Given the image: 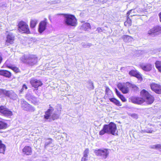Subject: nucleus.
<instances>
[{
  "label": "nucleus",
  "mask_w": 161,
  "mask_h": 161,
  "mask_svg": "<svg viewBox=\"0 0 161 161\" xmlns=\"http://www.w3.org/2000/svg\"><path fill=\"white\" fill-rule=\"evenodd\" d=\"M0 113L7 117H10L13 115V113L6 106L3 105L0 106Z\"/></svg>",
  "instance_id": "1a4fd4ad"
},
{
  "label": "nucleus",
  "mask_w": 161,
  "mask_h": 161,
  "mask_svg": "<svg viewBox=\"0 0 161 161\" xmlns=\"http://www.w3.org/2000/svg\"><path fill=\"white\" fill-rule=\"evenodd\" d=\"M129 88H130L131 91L133 92H139L140 89L137 85L134 84L129 82Z\"/></svg>",
  "instance_id": "412c9836"
},
{
  "label": "nucleus",
  "mask_w": 161,
  "mask_h": 161,
  "mask_svg": "<svg viewBox=\"0 0 161 161\" xmlns=\"http://www.w3.org/2000/svg\"><path fill=\"white\" fill-rule=\"evenodd\" d=\"M87 159L86 158L84 157H83L81 158V161H87Z\"/></svg>",
  "instance_id": "a18cd8bd"
},
{
  "label": "nucleus",
  "mask_w": 161,
  "mask_h": 161,
  "mask_svg": "<svg viewBox=\"0 0 161 161\" xmlns=\"http://www.w3.org/2000/svg\"><path fill=\"white\" fill-rule=\"evenodd\" d=\"M124 25L127 27H129L132 25V20L130 18H126L125 21V22Z\"/></svg>",
  "instance_id": "7c9ffc66"
},
{
  "label": "nucleus",
  "mask_w": 161,
  "mask_h": 161,
  "mask_svg": "<svg viewBox=\"0 0 161 161\" xmlns=\"http://www.w3.org/2000/svg\"><path fill=\"white\" fill-rule=\"evenodd\" d=\"M151 148L154 149L161 148V145L160 144L153 145L151 147Z\"/></svg>",
  "instance_id": "e433bc0d"
},
{
  "label": "nucleus",
  "mask_w": 161,
  "mask_h": 161,
  "mask_svg": "<svg viewBox=\"0 0 161 161\" xmlns=\"http://www.w3.org/2000/svg\"><path fill=\"white\" fill-rule=\"evenodd\" d=\"M118 131L116 124L111 122L108 124L104 125L102 129L99 131V135L103 136L105 133L111 134L114 136L118 135Z\"/></svg>",
  "instance_id": "f257e3e1"
},
{
  "label": "nucleus",
  "mask_w": 161,
  "mask_h": 161,
  "mask_svg": "<svg viewBox=\"0 0 161 161\" xmlns=\"http://www.w3.org/2000/svg\"><path fill=\"white\" fill-rule=\"evenodd\" d=\"M158 16L159 18L160 21L161 22V12L159 13Z\"/></svg>",
  "instance_id": "de8ad7c7"
},
{
  "label": "nucleus",
  "mask_w": 161,
  "mask_h": 161,
  "mask_svg": "<svg viewBox=\"0 0 161 161\" xmlns=\"http://www.w3.org/2000/svg\"><path fill=\"white\" fill-rule=\"evenodd\" d=\"M105 87H106L105 93L106 94H108V93L110 90L108 86H106Z\"/></svg>",
  "instance_id": "a19ab883"
},
{
  "label": "nucleus",
  "mask_w": 161,
  "mask_h": 161,
  "mask_svg": "<svg viewBox=\"0 0 161 161\" xmlns=\"http://www.w3.org/2000/svg\"><path fill=\"white\" fill-rule=\"evenodd\" d=\"M122 39L126 43L131 42L133 40V38L129 35H124L122 37Z\"/></svg>",
  "instance_id": "b1692460"
},
{
  "label": "nucleus",
  "mask_w": 161,
  "mask_h": 161,
  "mask_svg": "<svg viewBox=\"0 0 161 161\" xmlns=\"http://www.w3.org/2000/svg\"><path fill=\"white\" fill-rule=\"evenodd\" d=\"M25 97L28 100L31 101V103L34 105H36L38 103L37 98L34 96L27 94L26 95Z\"/></svg>",
  "instance_id": "6ab92c4d"
},
{
  "label": "nucleus",
  "mask_w": 161,
  "mask_h": 161,
  "mask_svg": "<svg viewBox=\"0 0 161 161\" xmlns=\"http://www.w3.org/2000/svg\"><path fill=\"white\" fill-rule=\"evenodd\" d=\"M60 114V112H59L58 114L54 113L52 116V118L53 120L57 119L59 118V114Z\"/></svg>",
  "instance_id": "473e14b6"
},
{
  "label": "nucleus",
  "mask_w": 161,
  "mask_h": 161,
  "mask_svg": "<svg viewBox=\"0 0 161 161\" xmlns=\"http://www.w3.org/2000/svg\"><path fill=\"white\" fill-rule=\"evenodd\" d=\"M155 65L158 71L159 72L161 73V61L159 60L156 61L155 63Z\"/></svg>",
  "instance_id": "c756f323"
},
{
  "label": "nucleus",
  "mask_w": 161,
  "mask_h": 161,
  "mask_svg": "<svg viewBox=\"0 0 161 161\" xmlns=\"http://www.w3.org/2000/svg\"><path fill=\"white\" fill-rule=\"evenodd\" d=\"M21 106L22 109L26 111H34V107L24 99L21 101Z\"/></svg>",
  "instance_id": "6e6552de"
},
{
  "label": "nucleus",
  "mask_w": 161,
  "mask_h": 161,
  "mask_svg": "<svg viewBox=\"0 0 161 161\" xmlns=\"http://www.w3.org/2000/svg\"><path fill=\"white\" fill-rule=\"evenodd\" d=\"M3 60V55L1 52H0V64L1 63Z\"/></svg>",
  "instance_id": "79ce46f5"
},
{
  "label": "nucleus",
  "mask_w": 161,
  "mask_h": 161,
  "mask_svg": "<svg viewBox=\"0 0 161 161\" xmlns=\"http://www.w3.org/2000/svg\"><path fill=\"white\" fill-rule=\"evenodd\" d=\"M6 149L5 145L3 143L1 140H0V153L4 154Z\"/></svg>",
  "instance_id": "cd10ccee"
},
{
  "label": "nucleus",
  "mask_w": 161,
  "mask_h": 161,
  "mask_svg": "<svg viewBox=\"0 0 161 161\" xmlns=\"http://www.w3.org/2000/svg\"><path fill=\"white\" fill-rule=\"evenodd\" d=\"M159 125H160V126H161V124H160Z\"/></svg>",
  "instance_id": "8fccbe9b"
},
{
  "label": "nucleus",
  "mask_w": 161,
  "mask_h": 161,
  "mask_svg": "<svg viewBox=\"0 0 161 161\" xmlns=\"http://www.w3.org/2000/svg\"><path fill=\"white\" fill-rule=\"evenodd\" d=\"M0 75L3 76L5 77L9 78L12 75L11 72L7 70H0Z\"/></svg>",
  "instance_id": "a211bd4d"
},
{
  "label": "nucleus",
  "mask_w": 161,
  "mask_h": 161,
  "mask_svg": "<svg viewBox=\"0 0 161 161\" xmlns=\"http://www.w3.org/2000/svg\"><path fill=\"white\" fill-rule=\"evenodd\" d=\"M4 89H0V95L4 96Z\"/></svg>",
  "instance_id": "58836bf2"
},
{
  "label": "nucleus",
  "mask_w": 161,
  "mask_h": 161,
  "mask_svg": "<svg viewBox=\"0 0 161 161\" xmlns=\"http://www.w3.org/2000/svg\"><path fill=\"white\" fill-rule=\"evenodd\" d=\"M30 83L31 86L38 90V88L43 85L42 81L40 79H37L34 77L32 78L30 80Z\"/></svg>",
  "instance_id": "0eeeda50"
},
{
  "label": "nucleus",
  "mask_w": 161,
  "mask_h": 161,
  "mask_svg": "<svg viewBox=\"0 0 161 161\" xmlns=\"http://www.w3.org/2000/svg\"><path fill=\"white\" fill-rule=\"evenodd\" d=\"M12 95V93L9 90H6L5 89L4 96L10 97Z\"/></svg>",
  "instance_id": "2f4dec72"
},
{
  "label": "nucleus",
  "mask_w": 161,
  "mask_h": 161,
  "mask_svg": "<svg viewBox=\"0 0 161 161\" xmlns=\"http://www.w3.org/2000/svg\"><path fill=\"white\" fill-rule=\"evenodd\" d=\"M81 27L82 29L86 31L91 28V26L89 23L87 22L83 24Z\"/></svg>",
  "instance_id": "bb28decb"
},
{
  "label": "nucleus",
  "mask_w": 161,
  "mask_h": 161,
  "mask_svg": "<svg viewBox=\"0 0 161 161\" xmlns=\"http://www.w3.org/2000/svg\"><path fill=\"white\" fill-rule=\"evenodd\" d=\"M109 0H102V2H103V3H105L107 2Z\"/></svg>",
  "instance_id": "09e8293b"
},
{
  "label": "nucleus",
  "mask_w": 161,
  "mask_h": 161,
  "mask_svg": "<svg viewBox=\"0 0 161 161\" xmlns=\"http://www.w3.org/2000/svg\"><path fill=\"white\" fill-rule=\"evenodd\" d=\"M24 88H25V89H28L27 86L25 84H23L22 86V89H23Z\"/></svg>",
  "instance_id": "c03bdc74"
},
{
  "label": "nucleus",
  "mask_w": 161,
  "mask_h": 161,
  "mask_svg": "<svg viewBox=\"0 0 161 161\" xmlns=\"http://www.w3.org/2000/svg\"><path fill=\"white\" fill-rule=\"evenodd\" d=\"M130 100L132 103L138 104H142L145 102V99L142 97L133 96L130 98Z\"/></svg>",
  "instance_id": "2eb2a0df"
},
{
  "label": "nucleus",
  "mask_w": 161,
  "mask_h": 161,
  "mask_svg": "<svg viewBox=\"0 0 161 161\" xmlns=\"http://www.w3.org/2000/svg\"><path fill=\"white\" fill-rule=\"evenodd\" d=\"M15 40V36L12 34H8L6 36L5 45L8 46L13 44Z\"/></svg>",
  "instance_id": "4468645a"
},
{
  "label": "nucleus",
  "mask_w": 161,
  "mask_h": 161,
  "mask_svg": "<svg viewBox=\"0 0 161 161\" xmlns=\"http://www.w3.org/2000/svg\"><path fill=\"white\" fill-rule=\"evenodd\" d=\"M129 74L131 76L136 77L140 81H142L143 80L142 75L136 70H131L129 71Z\"/></svg>",
  "instance_id": "ddd939ff"
},
{
  "label": "nucleus",
  "mask_w": 161,
  "mask_h": 161,
  "mask_svg": "<svg viewBox=\"0 0 161 161\" xmlns=\"http://www.w3.org/2000/svg\"><path fill=\"white\" fill-rule=\"evenodd\" d=\"M121 101L123 102H125L127 100L125 97L122 95H120V96L119 97Z\"/></svg>",
  "instance_id": "4c0bfd02"
},
{
  "label": "nucleus",
  "mask_w": 161,
  "mask_h": 161,
  "mask_svg": "<svg viewBox=\"0 0 161 161\" xmlns=\"http://www.w3.org/2000/svg\"><path fill=\"white\" fill-rule=\"evenodd\" d=\"M140 67L143 70L148 72L152 69L153 65L150 63H147L145 65H141Z\"/></svg>",
  "instance_id": "aec40b11"
},
{
  "label": "nucleus",
  "mask_w": 161,
  "mask_h": 161,
  "mask_svg": "<svg viewBox=\"0 0 161 161\" xmlns=\"http://www.w3.org/2000/svg\"><path fill=\"white\" fill-rule=\"evenodd\" d=\"M116 93L117 94V95L119 97L120 96V95H121L122 94H120V92H119L118 90L116 89Z\"/></svg>",
  "instance_id": "37998d69"
},
{
  "label": "nucleus",
  "mask_w": 161,
  "mask_h": 161,
  "mask_svg": "<svg viewBox=\"0 0 161 161\" xmlns=\"http://www.w3.org/2000/svg\"><path fill=\"white\" fill-rule=\"evenodd\" d=\"M38 20L36 19H31L30 21V25L31 29L35 28L38 23Z\"/></svg>",
  "instance_id": "5701e85b"
},
{
  "label": "nucleus",
  "mask_w": 161,
  "mask_h": 161,
  "mask_svg": "<svg viewBox=\"0 0 161 161\" xmlns=\"http://www.w3.org/2000/svg\"><path fill=\"white\" fill-rule=\"evenodd\" d=\"M160 33H161V26L159 25L154 26L148 32V34L149 35H152L154 34H159Z\"/></svg>",
  "instance_id": "dca6fc26"
},
{
  "label": "nucleus",
  "mask_w": 161,
  "mask_h": 161,
  "mask_svg": "<svg viewBox=\"0 0 161 161\" xmlns=\"http://www.w3.org/2000/svg\"><path fill=\"white\" fill-rule=\"evenodd\" d=\"M89 153V150L88 148H86L84 152L83 157L85 158H87Z\"/></svg>",
  "instance_id": "f704fd0d"
},
{
  "label": "nucleus",
  "mask_w": 161,
  "mask_h": 161,
  "mask_svg": "<svg viewBox=\"0 0 161 161\" xmlns=\"http://www.w3.org/2000/svg\"><path fill=\"white\" fill-rule=\"evenodd\" d=\"M50 108L48 109L47 111L45 112V114L44 115V118L46 119H49L51 115V113L52 111L54 110V108L49 105Z\"/></svg>",
  "instance_id": "4be33fe9"
},
{
  "label": "nucleus",
  "mask_w": 161,
  "mask_h": 161,
  "mask_svg": "<svg viewBox=\"0 0 161 161\" xmlns=\"http://www.w3.org/2000/svg\"><path fill=\"white\" fill-rule=\"evenodd\" d=\"M37 57L35 55H31L26 59V63L30 65H33L36 64L38 61Z\"/></svg>",
  "instance_id": "f8f14e48"
},
{
  "label": "nucleus",
  "mask_w": 161,
  "mask_h": 161,
  "mask_svg": "<svg viewBox=\"0 0 161 161\" xmlns=\"http://www.w3.org/2000/svg\"><path fill=\"white\" fill-rule=\"evenodd\" d=\"M140 95L143 97L145 102L148 104H151L154 101V97L153 96L145 89H143L141 91Z\"/></svg>",
  "instance_id": "20e7f679"
},
{
  "label": "nucleus",
  "mask_w": 161,
  "mask_h": 161,
  "mask_svg": "<svg viewBox=\"0 0 161 161\" xmlns=\"http://www.w3.org/2000/svg\"><path fill=\"white\" fill-rule=\"evenodd\" d=\"M8 127L7 123L4 121L0 120V133H2L1 131L7 129Z\"/></svg>",
  "instance_id": "393cba45"
},
{
  "label": "nucleus",
  "mask_w": 161,
  "mask_h": 161,
  "mask_svg": "<svg viewBox=\"0 0 161 161\" xmlns=\"http://www.w3.org/2000/svg\"><path fill=\"white\" fill-rule=\"evenodd\" d=\"M17 26L18 30L20 32L26 34L31 33L29 26L26 22L21 20L19 22Z\"/></svg>",
  "instance_id": "7ed1b4c3"
},
{
  "label": "nucleus",
  "mask_w": 161,
  "mask_h": 161,
  "mask_svg": "<svg viewBox=\"0 0 161 161\" xmlns=\"http://www.w3.org/2000/svg\"><path fill=\"white\" fill-rule=\"evenodd\" d=\"M152 91L158 94H161V85L159 83H152L150 85Z\"/></svg>",
  "instance_id": "9b49d317"
},
{
  "label": "nucleus",
  "mask_w": 161,
  "mask_h": 161,
  "mask_svg": "<svg viewBox=\"0 0 161 161\" xmlns=\"http://www.w3.org/2000/svg\"><path fill=\"white\" fill-rule=\"evenodd\" d=\"M117 86L123 94L128 93L129 92V82L123 83H119L118 84Z\"/></svg>",
  "instance_id": "423d86ee"
},
{
  "label": "nucleus",
  "mask_w": 161,
  "mask_h": 161,
  "mask_svg": "<svg viewBox=\"0 0 161 161\" xmlns=\"http://www.w3.org/2000/svg\"><path fill=\"white\" fill-rule=\"evenodd\" d=\"M65 18L64 23L68 26L75 27L77 25V19L74 15L66 14H62Z\"/></svg>",
  "instance_id": "f03ea898"
},
{
  "label": "nucleus",
  "mask_w": 161,
  "mask_h": 161,
  "mask_svg": "<svg viewBox=\"0 0 161 161\" xmlns=\"http://www.w3.org/2000/svg\"><path fill=\"white\" fill-rule=\"evenodd\" d=\"M49 140H50V141L48 142H47L45 143L44 145V147L45 148H46L48 147V146L50 144L52 143V139L51 138L48 139Z\"/></svg>",
  "instance_id": "72a5a7b5"
},
{
  "label": "nucleus",
  "mask_w": 161,
  "mask_h": 161,
  "mask_svg": "<svg viewBox=\"0 0 161 161\" xmlns=\"http://www.w3.org/2000/svg\"><path fill=\"white\" fill-rule=\"evenodd\" d=\"M96 155L99 157H101L103 159H106L108 157L109 153L107 149H97L94 150Z\"/></svg>",
  "instance_id": "39448f33"
},
{
  "label": "nucleus",
  "mask_w": 161,
  "mask_h": 161,
  "mask_svg": "<svg viewBox=\"0 0 161 161\" xmlns=\"http://www.w3.org/2000/svg\"><path fill=\"white\" fill-rule=\"evenodd\" d=\"M145 131L147 133H152L154 131L153 129L150 127H147V129L145 130Z\"/></svg>",
  "instance_id": "c9c22d12"
},
{
  "label": "nucleus",
  "mask_w": 161,
  "mask_h": 161,
  "mask_svg": "<svg viewBox=\"0 0 161 161\" xmlns=\"http://www.w3.org/2000/svg\"><path fill=\"white\" fill-rule=\"evenodd\" d=\"M109 100L117 106H121L122 104L119 100L115 98H111Z\"/></svg>",
  "instance_id": "a878e982"
},
{
  "label": "nucleus",
  "mask_w": 161,
  "mask_h": 161,
  "mask_svg": "<svg viewBox=\"0 0 161 161\" xmlns=\"http://www.w3.org/2000/svg\"><path fill=\"white\" fill-rule=\"evenodd\" d=\"M98 32L102 31V29L101 28L98 27L97 29V30Z\"/></svg>",
  "instance_id": "49530a36"
},
{
  "label": "nucleus",
  "mask_w": 161,
  "mask_h": 161,
  "mask_svg": "<svg viewBox=\"0 0 161 161\" xmlns=\"http://www.w3.org/2000/svg\"><path fill=\"white\" fill-rule=\"evenodd\" d=\"M7 67L8 68L12 69L16 73L20 72V71L19 68L16 66L9 65H8Z\"/></svg>",
  "instance_id": "c85d7f7f"
},
{
  "label": "nucleus",
  "mask_w": 161,
  "mask_h": 161,
  "mask_svg": "<svg viewBox=\"0 0 161 161\" xmlns=\"http://www.w3.org/2000/svg\"><path fill=\"white\" fill-rule=\"evenodd\" d=\"M47 20L46 19L40 22L38 27V31L39 33H42L47 29Z\"/></svg>",
  "instance_id": "9d476101"
},
{
  "label": "nucleus",
  "mask_w": 161,
  "mask_h": 161,
  "mask_svg": "<svg viewBox=\"0 0 161 161\" xmlns=\"http://www.w3.org/2000/svg\"><path fill=\"white\" fill-rule=\"evenodd\" d=\"M22 152L24 155H31L33 153L32 148L30 146H25L22 149Z\"/></svg>",
  "instance_id": "f3484780"
},
{
  "label": "nucleus",
  "mask_w": 161,
  "mask_h": 161,
  "mask_svg": "<svg viewBox=\"0 0 161 161\" xmlns=\"http://www.w3.org/2000/svg\"><path fill=\"white\" fill-rule=\"evenodd\" d=\"M132 10L131 9V10H130L128 11L127 12V14H126V18H130L129 15H130V14L131 13Z\"/></svg>",
  "instance_id": "ea45409f"
}]
</instances>
